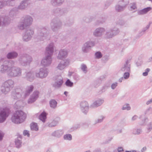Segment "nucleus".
<instances>
[{
    "label": "nucleus",
    "instance_id": "nucleus-33",
    "mask_svg": "<svg viewBox=\"0 0 152 152\" xmlns=\"http://www.w3.org/2000/svg\"><path fill=\"white\" fill-rule=\"evenodd\" d=\"M129 108H127V110H129Z\"/></svg>",
    "mask_w": 152,
    "mask_h": 152
},
{
    "label": "nucleus",
    "instance_id": "nucleus-1",
    "mask_svg": "<svg viewBox=\"0 0 152 152\" xmlns=\"http://www.w3.org/2000/svg\"><path fill=\"white\" fill-rule=\"evenodd\" d=\"M26 118V114L22 111H16L12 118V121L15 123H20Z\"/></svg>",
    "mask_w": 152,
    "mask_h": 152
},
{
    "label": "nucleus",
    "instance_id": "nucleus-12",
    "mask_svg": "<svg viewBox=\"0 0 152 152\" xmlns=\"http://www.w3.org/2000/svg\"><path fill=\"white\" fill-rule=\"evenodd\" d=\"M95 56L96 58H100L102 56V55L100 52H97L95 53Z\"/></svg>",
    "mask_w": 152,
    "mask_h": 152
},
{
    "label": "nucleus",
    "instance_id": "nucleus-7",
    "mask_svg": "<svg viewBox=\"0 0 152 152\" xmlns=\"http://www.w3.org/2000/svg\"><path fill=\"white\" fill-rule=\"evenodd\" d=\"M151 9L150 7H148L145 8L141 11V13L142 14H145L147 13L148 11H150Z\"/></svg>",
    "mask_w": 152,
    "mask_h": 152
},
{
    "label": "nucleus",
    "instance_id": "nucleus-2",
    "mask_svg": "<svg viewBox=\"0 0 152 152\" xmlns=\"http://www.w3.org/2000/svg\"><path fill=\"white\" fill-rule=\"evenodd\" d=\"M9 113V110L8 109L4 110L2 111L0 114V122L4 121L6 118L8 116Z\"/></svg>",
    "mask_w": 152,
    "mask_h": 152
},
{
    "label": "nucleus",
    "instance_id": "nucleus-26",
    "mask_svg": "<svg viewBox=\"0 0 152 152\" xmlns=\"http://www.w3.org/2000/svg\"><path fill=\"white\" fill-rule=\"evenodd\" d=\"M33 88V86H31V87H30V91H32V90Z\"/></svg>",
    "mask_w": 152,
    "mask_h": 152
},
{
    "label": "nucleus",
    "instance_id": "nucleus-21",
    "mask_svg": "<svg viewBox=\"0 0 152 152\" xmlns=\"http://www.w3.org/2000/svg\"><path fill=\"white\" fill-rule=\"evenodd\" d=\"M118 152H123V149L121 147L118 148Z\"/></svg>",
    "mask_w": 152,
    "mask_h": 152
},
{
    "label": "nucleus",
    "instance_id": "nucleus-17",
    "mask_svg": "<svg viewBox=\"0 0 152 152\" xmlns=\"http://www.w3.org/2000/svg\"><path fill=\"white\" fill-rule=\"evenodd\" d=\"M117 86V83H113L111 86L112 88L113 89H114Z\"/></svg>",
    "mask_w": 152,
    "mask_h": 152
},
{
    "label": "nucleus",
    "instance_id": "nucleus-29",
    "mask_svg": "<svg viewBox=\"0 0 152 152\" xmlns=\"http://www.w3.org/2000/svg\"><path fill=\"white\" fill-rule=\"evenodd\" d=\"M126 152H134V151H132V152H131V151H126Z\"/></svg>",
    "mask_w": 152,
    "mask_h": 152
},
{
    "label": "nucleus",
    "instance_id": "nucleus-18",
    "mask_svg": "<svg viewBox=\"0 0 152 152\" xmlns=\"http://www.w3.org/2000/svg\"><path fill=\"white\" fill-rule=\"evenodd\" d=\"M86 67L85 65H82L81 67L82 69L84 71H86Z\"/></svg>",
    "mask_w": 152,
    "mask_h": 152
},
{
    "label": "nucleus",
    "instance_id": "nucleus-24",
    "mask_svg": "<svg viewBox=\"0 0 152 152\" xmlns=\"http://www.w3.org/2000/svg\"><path fill=\"white\" fill-rule=\"evenodd\" d=\"M100 102H101V103H99V101H97L95 103H96V104L98 103L99 104H98V105L97 104V106H99V105H100V104H101V103H102L103 102V101H102V100Z\"/></svg>",
    "mask_w": 152,
    "mask_h": 152
},
{
    "label": "nucleus",
    "instance_id": "nucleus-15",
    "mask_svg": "<svg viewBox=\"0 0 152 152\" xmlns=\"http://www.w3.org/2000/svg\"><path fill=\"white\" fill-rule=\"evenodd\" d=\"M15 144L17 145V146L18 147L20 146V145H21V142L19 140L18 141H16L15 142Z\"/></svg>",
    "mask_w": 152,
    "mask_h": 152
},
{
    "label": "nucleus",
    "instance_id": "nucleus-31",
    "mask_svg": "<svg viewBox=\"0 0 152 152\" xmlns=\"http://www.w3.org/2000/svg\"><path fill=\"white\" fill-rule=\"evenodd\" d=\"M86 152H90L89 151H86Z\"/></svg>",
    "mask_w": 152,
    "mask_h": 152
},
{
    "label": "nucleus",
    "instance_id": "nucleus-3",
    "mask_svg": "<svg viewBox=\"0 0 152 152\" xmlns=\"http://www.w3.org/2000/svg\"><path fill=\"white\" fill-rule=\"evenodd\" d=\"M51 59L50 56L48 57L46 59L43 60L42 61V63L44 65L50 64L51 63Z\"/></svg>",
    "mask_w": 152,
    "mask_h": 152
},
{
    "label": "nucleus",
    "instance_id": "nucleus-5",
    "mask_svg": "<svg viewBox=\"0 0 152 152\" xmlns=\"http://www.w3.org/2000/svg\"><path fill=\"white\" fill-rule=\"evenodd\" d=\"M31 128L32 130L37 131L38 129L37 124L34 123H32L31 124Z\"/></svg>",
    "mask_w": 152,
    "mask_h": 152
},
{
    "label": "nucleus",
    "instance_id": "nucleus-16",
    "mask_svg": "<svg viewBox=\"0 0 152 152\" xmlns=\"http://www.w3.org/2000/svg\"><path fill=\"white\" fill-rule=\"evenodd\" d=\"M129 77V74L128 72L125 73L124 75V77L126 79L128 78Z\"/></svg>",
    "mask_w": 152,
    "mask_h": 152
},
{
    "label": "nucleus",
    "instance_id": "nucleus-28",
    "mask_svg": "<svg viewBox=\"0 0 152 152\" xmlns=\"http://www.w3.org/2000/svg\"><path fill=\"white\" fill-rule=\"evenodd\" d=\"M68 92L66 91H65L64 92V94H65L66 95V96Z\"/></svg>",
    "mask_w": 152,
    "mask_h": 152
},
{
    "label": "nucleus",
    "instance_id": "nucleus-34",
    "mask_svg": "<svg viewBox=\"0 0 152 152\" xmlns=\"http://www.w3.org/2000/svg\"><path fill=\"white\" fill-rule=\"evenodd\" d=\"M55 125H53V126H54Z\"/></svg>",
    "mask_w": 152,
    "mask_h": 152
},
{
    "label": "nucleus",
    "instance_id": "nucleus-32",
    "mask_svg": "<svg viewBox=\"0 0 152 152\" xmlns=\"http://www.w3.org/2000/svg\"><path fill=\"white\" fill-rule=\"evenodd\" d=\"M148 102H147V104H148V103H148Z\"/></svg>",
    "mask_w": 152,
    "mask_h": 152
},
{
    "label": "nucleus",
    "instance_id": "nucleus-6",
    "mask_svg": "<svg viewBox=\"0 0 152 152\" xmlns=\"http://www.w3.org/2000/svg\"><path fill=\"white\" fill-rule=\"evenodd\" d=\"M46 114L44 112L42 113L39 116V119L43 122H44L46 119Z\"/></svg>",
    "mask_w": 152,
    "mask_h": 152
},
{
    "label": "nucleus",
    "instance_id": "nucleus-10",
    "mask_svg": "<svg viewBox=\"0 0 152 152\" xmlns=\"http://www.w3.org/2000/svg\"><path fill=\"white\" fill-rule=\"evenodd\" d=\"M65 83L67 86L70 87L72 86L73 84V83L71 82L69 79L67 80Z\"/></svg>",
    "mask_w": 152,
    "mask_h": 152
},
{
    "label": "nucleus",
    "instance_id": "nucleus-14",
    "mask_svg": "<svg viewBox=\"0 0 152 152\" xmlns=\"http://www.w3.org/2000/svg\"><path fill=\"white\" fill-rule=\"evenodd\" d=\"M150 71V69L147 68L146 70V71L143 73L142 74L144 76H146L148 75V72Z\"/></svg>",
    "mask_w": 152,
    "mask_h": 152
},
{
    "label": "nucleus",
    "instance_id": "nucleus-20",
    "mask_svg": "<svg viewBox=\"0 0 152 152\" xmlns=\"http://www.w3.org/2000/svg\"><path fill=\"white\" fill-rule=\"evenodd\" d=\"M58 68L59 69H61L64 68V66L62 65H60L58 66Z\"/></svg>",
    "mask_w": 152,
    "mask_h": 152
},
{
    "label": "nucleus",
    "instance_id": "nucleus-30",
    "mask_svg": "<svg viewBox=\"0 0 152 152\" xmlns=\"http://www.w3.org/2000/svg\"><path fill=\"white\" fill-rule=\"evenodd\" d=\"M60 55H62V52H60Z\"/></svg>",
    "mask_w": 152,
    "mask_h": 152
},
{
    "label": "nucleus",
    "instance_id": "nucleus-8",
    "mask_svg": "<svg viewBox=\"0 0 152 152\" xmlns=\"http://www.w3.org/2000/svg\"><path fill=\"white\" fill-rule=\"evenodd\" d=\"M57 104L56 101L54 100H52L50 102V107L52 108L55 107Z\"/></svg>",
    "mask_w": 152,
    "mask_h": 152
},
{
    "label": "nucleus",
    "instance_id": "nucleus-4",
    "mask_svg": "<svg viewBox=\"0 0 152 152\" xmlns=\"http://www.w3.org/2000/svg\"><path fill=\"white\" fill-rule=\"evenodd\" d=\"M17 54L15 52L9 53L7 55V57L8 58H12L17 56Z\"/></svg>",
    "mask_w": 152,
    "mask_h": 152
},
{
    "label": "nucleus",
    "instance_id": "nucleus-19",
    "mask_svg": "<svg viewBox=\"0 0 152 152\" xmlns=\"http://www.w3.org/2000/svg\"><path fill=\"white\" fill-rule=\"evenodd\" d=\"M42 74H43L42 72H39V76L40 77H41V78L43 77L46 76V75L45 76V75L42 76Z\"/></svg>",
    "mask_w": 152,
    "mask_h": 152
},
{
    "label": "nucleus",
    "instance_id": "nucleus-25",
    "mask_svg": "<svg viewBox=\"0 0 152 152\" xmlns=\"http://www.w3.org/2000/svg\"><path fill=\"white\" fill-rule=\"evenodd\" d=\"M131 8H132L133 9H135L136 8V7L135 5H134L132 7H131Z\"/></svg>",
    "mask_w": 152,
    "mask_h": 152
},
{
    "label": "nucleus",
    "instance_id": "nucleus-9",
    "mask_svg": "<svg viewBox=\"0 0 152 152\" xmlns=\"http://www.w3.org/2000/svg\"><path fill=\"white\" fill-rule=\"evenodd\" d=\"M64 138L65 140H71L72 139V137L70 134H67L64 136Z\"/></svg>",
    "mask_w": 152,
    "mask_h": 152
},
{
    "label": "nucleus",
    "instance_id": "nucleus-22",
    "mask_svg": "<svg viewBox=\"0 0 152 152\" xmlns=\"http://www.w3.org/2000/svg\"><path fill=\"white\" fill-rule=\"evenodd\" d=\"M47 51L50 52V53H52V51H53V48H51L50 49H49L48 48H47Z\"/></svg>",
    "mask_w": 152,
    "mask_h": 152
},
{
    "label": "nucleus",
    "instance_id": "nucleus-13",
    "mask_svg": "<svg viewBox=\"0 0 152 152\" xmlns=\"http://www.w3.org/2000/svg\"><path fill=\"white\" fill-rule=\"evenodd\" d=\"M23 134L24 136H27L28 137H29L30 135L28 131L26 130L23 131Z\"/></svg>",
    "mask_w": 152,
    "mask_h": 152
},
{
    "label": "nucleus",
    "instance_id": "nucleus-11",
    "mask_svg": "<svg viewBox=\"0 0 152 152\" xmlns=\"http://www.w3.org/2000/svg\"><path fill=\"white\" fill-rule=\"evenodd\" d=\"M63 83V81L62 79H60L59 80H57L56 83V86L58 87H59L61 86Z\"/></svg>",
    "mask_w": 152,
    "mask_h": 152
},
{
    "label": "nucleus",
    "instance_id": "nucleus-23",
    "mask_svg": "<svg viewBox=\"0 0 152 152\" xmlns=\"http://www.w3.org/2000/svg\"><path fill=\"white\" fill-rule=\"evenodd\" d=\"M4 136V135L0 132V140H1Z\"/></svg>",
    "mask_w": 152,
    "mask_h": 152
},
{
    "label": "nucleus",
    "instance_id": "nucleus-27",
    "mask_svg": "<svg viewBox=\"0 0 152 152\" xmlns=\"http://www.w3.org/2000/svg\"><path fill=\"white\" fill-rule=\"evenodd\" d=\"M36 94H37V96L35 97L37 98L38 97L37 96H38V94H39V93L38 92H36Z\"/></svg>",
    "mask_w": 152,
    "mask_h": 152
}]
</instances>
